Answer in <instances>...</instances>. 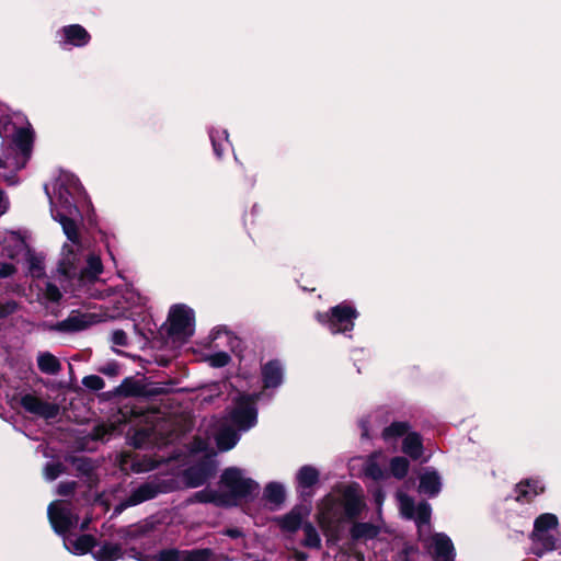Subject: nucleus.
<instances>
[{
  "instance_id": "nucleus-1",
  "label": "nucleus",
  "mask_w": 561,
  "mask_h": 561,
  "mask_svg": "<svg viewBox=\"0 0 561 561\" xmlns=\"http://www.w3.org/2000/svg\"><path fill=\"white\" fill-rule=\"evenodd\" d=\"M219 484L229 490L221 492L228 496L229 507L237 506L240 500L253 496L260 489L256 481L242 477L241 469L237 467L226 468L220 476Z\"/></svg>"
},
{
  "instance_id": "nucleus-2",
  "label": "nucleus",
  "mask_w": 561,
  "mask_h": 561,
  "mask_svg": "<svg viewBox=\"0 0 561 561\" xmlns=\"http://www.w3.org/2000/svg\"><path fill=\"white\" fill-rule=\"evenodd\" d=\"M219 484L229 490L221 492L228 496L229 507L237 506L240 500L253 496L260 489L256 481L242 477L241 469L237 467L226 468L220 476Z\"/></svg>"
},
{
  "instance_id": "nucleus-3",
  "label": "nucleus",
  "mask_w": 561,
  "mask_h": 561,
  "mask_svg": "<svg viewBox=\"0 0 561 561\" xmlns=\"http://www.w3.org/2000/svg\"><path fill=\"white\" fill-rule=\"evenodd\" d=\"M314 317L332 334H345L354 330L359 312L350 301L345 300L331 307L327 312L318 311Z\"/></svg>"
},
{
  "instance_id": "nucleus-4",
  "label": "nucleus",
  "mask_w": 561,
  "mask_h": 561,
  "mask_svg": "<svg viewBox=\"0 0 561 561\" xmlns=\"http://www.w3.org/2000/svg\"><path fill=\"white\" fill-rule=\"evenodd\" d=\"M170 323L168 328L169 336H192L194 333L195 313L194 310L185 305H174L171 307L168 316Z\"/></svg>"
},
{
  "instance_id": "nucleus-5",
  "label": "nucleus",
  "mask_w": 561,
  "mask_h": 561,
  "mask_svg": "<svg viewBox=\"0 0 561 561\" xmlns=\"http://www.w3.org/2000/svg\"><path fill=\"white\" fill-rule=\"evenodd\" d=\"M256 396L242 394L236 402L231 412L232 423L241 431H248L257 422V410L255 407Z\"/></svg>"
},
{
  "instance_id": "nucleus-6",
  "label": "nucleus",
  "mask_w": 561,
  "mask_h": 561,
  "mask_svg": "<svg viewBox=\"0 0 561 561\" xmlns=\"http://www.w3.org/2000/svg\"><path fill=\"white\" fill-rule=\"evenodd\" d=\"M340 505L347 520L357 519L366 508L362 486L357 482L345 485L341 491Z\"/></svg>"
},
{
  "instance_id": "nucleus-7",
  "label": "nucleus",
  "mask_w": 561,
  "mask_h": 561,
  "mask_svg": "<svg viewBox=\"0 0 561 561\" xmlns=\"http://www.w3.org/2000/svg\"><path fill=\"white\" fill-rule=\"evenodd\" d=\"M319 481L320 472L316 467L305 465L299 468L296 473V491L304 502H310L313 496L312 489L319 483Z\"/></svg>"
},
{
  "instance_id": "nucleus-8",
  "label": "nucleus",
  "mask_w": 561,
  "mask_h": 561,
  "mask_svg": "<svg viewBox=\"0 0 561 561\" xmlns=\"http://www.w3.org/2000/svg\"><path fill=\"white\" fill-rule=\"evenodd\" d=\"M20 405L28 413L41 416L45 420L55 419L59 414V405L43 401L38 397L26 393L20 398Z\"/></svg>"
},
{
  "instance_id": "nucleus-9",
  "label": "nucleus",
  "mask_w": 561,
  "mask_h": 561,
  "mask_svg": "<svg viewBox=\"0 0 561 561\" xmlns=\"http://www.w3.org/2000/svg\"><path fill=\"white\" fill-rule=\"evenodd\" d=\"M216 467L214 461L204 459L190 466L183 472L185 483L188 488H198L215 474Z\"/></svg>"
},
{
  "instance_id": "nucleus-10",
  "label": "nucleus",
  "mask_w": 561,
  "mask_h": 561,
  "mask_svg": "<svg viewBox=\"0 0 561 561\" xmlns=\"http://www.w3.org/2000/svg\"><path fill=\"white\" fill-rule=\"evenodd\" d=\"M310 513V506L296 504L287 514L274 518L275 523L283 533L295 534L304 525L302 520Z\"/></svg>"
},
{
  "instance_id": "nucleus-11",
  "label": "nucleus",
  "mask_w": 561,
  "mask_h": 561,
  "mask_svg": "<svg viewBox=\"0 0 561 561\" xmlns=\"http://www.w3.org/2000/svg\"><path fill=\"white\" fill-rule=\"evenodd\" d=\"M95 322L94 314L82 313L78 310H73L65 320L55 324V330L59 332L73 333L85 330Z\"/></svg>"
},
{
  "instance_id": "nucleus-12",
  "label": "nucleus",
  "mask_w": 561,
  "mask_h": 561,
  "mask_svg": "<svg viewBox=\"0 0 561 561\" xmlns=\"http://www.w3.org/2000/svg\"><path fill=\"white\" fill-rule=\"evenodd\" d=\"M160 493L157 484L145 482L137 489L133 490L130 495L115 507V513L119 514L122 511L129 506H135L146 501L154 499Z\"/></svg>"
},
{
  "instance_id": "nucleus-13",
  "label": "nucleus",
  "mask_w": 561,
  "mask_h": 561,
  "mask_svg": "<svg viewBox=\"0 0 561 561\" xmlns=\"http://www.w3.org/2000/svg\"><path fill=\"white\" fill-rule=\"evenodd\" d=\"M48 517L53 529L58 535L68 533L78 520V516H73L69 510L54 507V504H50L48 507Z\"/></svg>"
},
{
  "instance_id": "nucleus-14",
  "label": "nucleus",
  "mask_w": 561,
  "mask_h": 561,
  "mask_svg": "<svg viewBox=\"0 0 561 561\" xmlns=\"http://www.w3.org/2000/svg\"><path fill=\"white\" fill-rule=\"evenodd\" d=\"M34 140L35 133L31 124H27L26 127H20L15 130L12 142L14 148L22 154L24 159L22 167H24L25 162L31 158Z\"/></svg>"
},
{
  "instance_id": "nucleus-15",
  "label": "nucleus",
  "mask_w": 561,
  "mask_h": 561,
  "mask_svg": "<svg viewBox=\"0 0 561 561\" xmlns=\"http://www.w3.org/2000/svg\"><path fill=\"white\" fill-rule=\"evenodd\" d=\"M261 375L264 389L277 388L284 380V366L279 359H271L262 366Z\"/></svg>"
},
{
  "instance_id": "nucleus-16",
  "label": "nucleus",
  "mask_w": 561,
  "mask_h": 561,
  "mask_svg": "<svg viewBox=\"0 0 561 561\" xmlns=\"http://www.w3.org/2000/svg\"><path fill=\"white\" fill-rule=\"evenodd\" d=\"M427 549L436 561H453L450 560V556L454 550V543L445 534H435L431 538V543L427 546Z\"/></svg>"
},
{
  "instance_id": "nucleus-17",
  "label": "nucleus",
  "mask_w": 561,
  "mask_h": 561,
  "mask_svg": "<svg viewBox=\"0 0 561 561\" xmlns=\"http://www.w3.org/2000/svg\"><path fill=\"white\" fill-rule=\"evenodd\" d=\"M352 522L348 535L354 543L376 539L380 534V527L370 522H357L356 519Z\"/></svg>"
},
{
  "instance_id": "nucleus-18",
  "label": "nucleus",
  "mask_w": 561,
  "mask_h": 561,
  "mask_svg": "<svg viewBox=\"0 0 561 561\" xmlns=\"http://www.w3.org/2000/svg\"><path fill=\"white\" fill-rule=\"evenodd\" d=\"M514 491L518 503H530L537 495L545 492V486L537 479H525L515 485Z\"/></svg>"
},
{
  "instance_id": "nucleus-19",
  "label": "nucleus",
  "mask_w": 561,
  "mask_h": 561,
  "mask_svg": "<svg viewBox=\"0 0 561 561\" xmlns=\"http://www.w3.org/2000/svg\"><path fill=\"white\" fill-rule=\"evenodd\" d=\"M65 45L84 47L91 42L90 33L80 24H69L60 30Z\"/></svg>"
},
{
  "instance_id": "nucleus-20",
  "label": "nucleus",
  "mask_w": 561,
  "mask_h": 561,
  "mask_svg": "<svg viewBox=\"0 0 561 561\" xmlns=\"http://www.w3.org/2000/svg\"><path fill=\"white\" fill-rule=\"evenodd\" d=\"M62 252L65 256L58 262L57 271L61 276L65 277V279L72 280L77 277V254L68 244H64Z\"/></svg>"
},
{
  "instance_id": "nucleus-21",
  "label": "nucleus",
  "mask_w": 561,
  "mask_h": 561,
  "mask_svg": "<svg viewBox=\"0 0 561 561\" xmlns=\"http://www.w3.org/2000/svg\"><path fill=\"white\" fill-rule=\"evenodd\" d=\"M67 461L75 467L79 476L87 478L90 488L96 484L98 477L94 472L95 466L91 458L85 456H69Z\"/></svg>"
},
{
  "instance_id": "nucleus-22",
  "label": "nucleus",
  "mask_w": 561,
  "mask_h": 561,
  "mask_svg": "<svg viewBox=\"0 0 561 561\" xmlns=\"http://www.w3.org/2000/svg\"><path fill=\"white\" fill-rule=\"evenodd\" d=\"M144 389V383L134 377H126L119 386L107 392L108 397H140Z\"/></svg>"
},
{
  "instance_id": "nucleus-23",
  "label": "nucleus",
  "mask_w": 561,
  "mask_h": 561,
  "mask_svg": "<svg viewBox=\"0 0 561 561\" xmlns=\"http://www.w3.org/2000/svg\"><path fill=\"white\" fill-rule=\"evenodd\" d=\"M442 489L440 477L435 470H426L420 476L419 491L430 497L436 496Z\"/></svg>"
},
{
  "instance_id": "nucleus-24",
  "label": "nucleus",
  "mask_w": 561,
  "mask_h": 561,
  "mask_svg": "<svg viewBox=\"0 0 561 561\" xmlns=\"http://www.w3.org/2000/svg\"><path fill=\"white\" fill-rule=\"evenodd\" d=\"M153 529V524L150 522L137 523L126 527L119 528L116 534L117 537L125 542L136 540L145 537Z\"/></svg>"
},
{
  "instance_id": "nucleus-25",
  "label": "nucleus",
  "mask_w": 561,
  "mask_h": 561,
  "mask_svg": "<svg viewBox=\"0 0 561 561\" xmlns=\"http://www.w3.org/2000/svg\"><path fill=\"white\" fill-rule=\"evenodd\" d=\"M402 451L413 460L422 457L424 446L422 436L416 432L409 433L402 442Z\"/></svg>"
},
{
  "instance_id": "nucleus-26",
  "label": "nucleus",
  "mask_w": 561,
  "mask_h": 561,
  "mask_svg": "<svg viewBox=\"0 0 561 561\" xmlns=\"http://www.w3.org/2000/svg\"><path fill=\"white\" fill-rule=\"evenodd\" d=\"M193 499L198 503H210L217 507L229 508V503L227 502L228 496L224 495L221 492L208 488L194 493Z\"/></svg>"
},
{
  "instance_id": "nucleus-27",
  "label": "nucleus",
  "mask_w": 561,
  "mask_h": 561,
  "mask_svg": "<svg viewBox=\"0 0 561 561\" xmlns=\"http://www.w3.org/2000/svg\"><path fill=\"white\" fill-rule=\"evenodd\" d=\"M96 561H116L124 557L123 548L119 543L105 541L100 548L92 552Z\"/></svg>"
},
{
  "instance_id": "nucleus-28",
  "label": "nucleus",
  "mask_w": 561,
  "mask_h": 561,
  "mask_svg": "<svg viewBox=\"0 0 561 561\" xmlns=\"http://www.w3.org/2000/svg\"><path fill=\"white\" fill-rule=\"evenodd\" d=\"M37 366L43 374L47 375H57L61 370L59 359L49 352L39 353Z\"/></svg>"
},
{
  "instance_id": "nucleus-29",
  "label": "nucleus",
  "mask_w": 561,
  "mask_h": 561,
  "mask_svg": "<svg viewBox=\"0 0 561 561\" xmlns=\"http://www.w3.org/2000/svg\"><path fill=\"white\" fill-rule=\"evenodd\" d=\"M116 423H99L91 430L89 437L94 442H107L114 434L118 432Z\"/></svg>"
},
{
  "instance_id": "nucleus-30",
  "label": "nucleus",
  "mask_w": 561,
  "mask_h": 561,
  "mask_svg": "<svg viewBox=\"0 0 561 561\" xmlns=\"http://www.w3.org/2000/svg\"><path fill=\"white\" fill-rule=\"evenodd\" d=\"M558 525V517L554 514L543 513L535 519L531 535L538 536L541 533H548L550 529L557 528Z\"/></svg>"
},
{
  "instance_id": "nucleus-31",
  "label": "nucleus",
  "mask_w": 561,
  "mask_h": 561,
  "mask_svg": "<svg viewBox=\"0 0 561 561\" xmlns=\"http://www.w3.org/2000/svg\"><path fill=\"white\" fill-rule=\"evenodd\" d=\"M432 507L426 501L417 504L413 519L415 520L417 533L422 536L423 527H430Z\"/></svg>"
},
{
  "instance_id": "nucleus-32",
  "label": "nucleus",
  "mask_w": 561,
  "mask_h": 561,
  "mask_svg": "<svg viewBox=\"0 0 561 561\" xmlns=\"http://www.w3.org/2000/svg\"><path fill=\"white\" fill-rule=\"evenodd\" d=\"M410 423L405 421H394L382 430L381 436L385 440L407 436L410 432Z\"/></svg>"
},
{
  "instance_id": "nucleus-33",
  "label": "nucleus",
  "mask_w": 561,
  "mask_h": 561,
  "mask_svg": "<svg viewBox=\"0 0 561 561\" xmlns=\"http://www.w3.org/2000/svg\"><path fill=\"white\" fill-rule=\"evenodd\" d=\"M73 551L78 554H87L93 552L94 547L98 546L96 538L90 534H83L72 541Z\"/></svg>"
},
{
  "instance_id": "nucleus-34",
  "label": "nucleus",
  "mask_w": 561,
  "mask_h": 561,
  "mask_svg": "<svg viewBox=\"0 0 561 561\" xmlns=\"http://www.w3.org/2000/svg\"><path fill=\"white\" fill-rule=\"evenodd\" d=\"M264 497L273 504L280 505L286 499L285 489L278 482H270L264 489Z\"/></svg>"
},
{
  "instance_id": "nucleus-35",
  "label": "nucleus",
  "mask_w": 561,
  "mask_h": 561,
  "mask_svg": "<svg viewBox=\"0 0 561 561\" xmlns=\"http://www.w3.org/2000/svg\"><path fill=\"white\" fill-rule=\"evenodd\" d=\"M238 439L239 437L236 431L228 427L219 432L216 437V443L221 451H227L236 446Z\"/></svg>"
},
{
  "instance_id": "nucleus-36",
  "label": "nucleus",
  "mask_w": 561,
  "mask_h": 561,
  "mask_svg": "<svg viewBox=\"0 0 561 561\" xmlns=\"http://www.w3.org/2000/svg\"><path fill=\"white\" fill-rule=\"evenodd\" d=\"M409 468V459L403 456H396L391 458L389 463L391 474L398 480H401L407 477Z\"/></svg>"
},
{
  "instance_id": "nucleus-37",
  "label": "nucleus",
  "mask_w": 561,
  "mask_h": 561,
  "mask_svg": "<svg viewBox=\"0 0 561 561\" xmlns=\"http://www.w3.org/2000/svg\"><path fill=\"white\" fill-rule=\"evenodd\" d=\"M534 542H538L541 545L540 549L534 550V553L538 557H541L546 551H551L556 549L557 539L553 535L549 533H541L538 536H530Z\"/></svg>"
},
{
  "instance_id": "nucleus-38",
  "label": "nucleus",
  "mask_w": 561,
  "mask_h": 561,
  "mask_svg": "<svg viewBox=\"0 0 561 561\" xmlns=\"http://www.w3.org/2000/svg\"><path fill=\"white\" fill-rule=\"evenodd\" d=\"M152 431L150 428L140 427L128 437V444L135 449H144L151 439Z\"/></svg>"
},
{
  "instance_id": "nucleus-39",
  "label": "nucleus",
  "mask_w": 561,
  "mask_h": 561,
  "mask_svg": "<svg viewBox=\"0 0 561 561\" xmlns=\"http://www.w3.org/2000/svg\"><path fill=\"white\" fill-rule=\"evenodd\" d=\"M214 551L210 548L183 550L182 561H211Z\"/></svg>"
},
{
  "instance_id": "nucleus-40",
  "label": "nucleus",
  "mask_w": 561,
  "mask_h": 561,
  "mask_svg": "<svg viewBox=\"0 0 561 561\" xmlns=\"http://www.w3.org/2000/svg\"><path fill=\"white\" fill-rule=\"evenodd\" d=\"M305 531V539L302 541V545L307 548L318 549L321 546V538L314 528V526L307 522L302 526Z\"/></svg>"
},
{
  "instance_id": "nucleus-41",
  "label": "nucleus",
  "mask_w": 561,
  "mask_h": 561,
  "mask_svg": "<svg viewBox=\"0 0 561 561\" xmlns=\"http://www.w3.org/2000/svg\"><path fill=\"white\" fill-rule=\"evenodd\" d=\"M28 272L34 278H41L45 275L44 257L28 252L27 255Z\"/></svg>"
},
{
  "instance_id": "nucleus-42",
  "label": "nucleus",
  "mask_w": 561,
  "mask_h": 561,
  "mask_svg": "<svg viewBox=\"0 0 561 561\" xmlns=\"http://www.w3.org/2000/svg\"><path fill=\"white\" fill-rule=\"evenodd\" d=\"M62 231L67 236V239L73 244H80V233L78 225L72 218H64Z\"/></svg>"
},
{
  "instance_id": "nucleus-43",
  "label": "nucleus",
  "mask_w": 561,
  "mask_h": 561,
  "mask_svg": "<svg viewBox=\"0 0 561 561\" xmlns=\"http://www.w3.org/2000/svg\"><path fill=\"white\" fill-rule=\"evenodd\" d=\"M183 550L176 548L162 549L154 556V561H182Z\"/></svg>"
},
{
  "instance_id": "nucleus-44",
  "label": "nucleus",
  "mask_w": 561,
  "mask_h": 561,
  "mask_svg": "<svg viewBox=\"0 0 561 561\" xmlns=\"http://www.w3.org/2000/svg\"><path fill=\"white\" fill-rule=\"evenodd\" d=\"M230 360L231 357L227 352H216L208 357L209 365L214 368H222L227 366Z\"/></svg>"
},
{
  "instance_id": "nucleus-45",
  "label": "nucleus",
  "mask_w": 561,
  "mask_h": 561,
  "mask_svg": "<svg viewBox=\"0 0 561 561\" xmlns=\"http://www.w3.org/2000/svg\"><path fill=\"white\" fill-rule=\"evenodd\" d=\"M45 477L53 481L56 480L61 473L65 472V466L57 461V462H47L44 468Z\"/></svg>"
},
{
  "instance_id": "nucleus-46",
  "label": "nucleus",
  "mask_w": 561,
  "mask_h": 561,
  "mask_svg": "<svg viewBox=\"0 0 561 561\" xmlns=\"http://www.w3.org/2000/svg\"><path fill=\"white\" fill-rule=\"evenodd\" d=\"M122 365L116 360H110L106 364L100 366L98 371L107 377H116L121 374Z\"/></svg>"
},
{
  "instance_id": "nucleus-47",
  "label": "nucleus",
  "mask_w": 561,
  "mask_h": 561,
  "mask_svg": "<svg viewBox=\"0 0 561 561\" xmlns=\"http://www.w3.org/2000/svg\"><path fill=\"white\" fill-rule=\"evenodd\" d=\"M364 471L367 477L371 478L375 481H379L385 478V472L382 468L376 461L368 462Z\"/></svg>"
},
{
  "instance_id": "nucleus-48",
  "label": "nucleus",
  "mask_w": 561,
  "mask_h": 561,
  "mask_svg": "<svg viewBox=\"0 0 561 561\" xmlns=\"http://www.w3.org/2000/svg\"><path fill=\"white\" fill-rule=\"evenodd\" d=\"M82 385L93 391H99L105 386L104 380L98 375H88L83 377Z\"/></svg>"
},
{
  "instance_id": "nucleus-49",
  "label": "nucleus",
  "mask_w": 561,
  "mask_h": 561,
  "mask_svg": "<svg viewBox=\"0 0 561 561\" xmlns=\"http://www.w3.org/2000/svg\"><path fill=\"white\" fill-rule=\"evenodd\" d=\"M98 278L99 276L96 274H93L91 271L83 267L81 270L78 268L77 277L75 279L78 280L79 285H88L95 283Z\"/></svg>"
},
{
  "instance_id": "nucleus-50",
  "label": "nucleus",
  "mask_w": 561,
  "mask_h": 561,
  "mask_svg": "<svg viewBox=\"0 0 561 561\" xmlns=\"http://www.w3.org/2000/svg\"><path fill=\"white\" fill-rule=\"evenodd\" d=\"M44 297L50 302H59L62 295L55 284L47 283L44 290Z\"/></svg>"
},
{
  "instance_id": "nucleus-51",
  "label": "nucleus",
  "mask_w": 561,
  "mask_h": 561,
  "mask_svg": "<svg viewBox=\"0 0 561 561\" xmlns=\"http://www.w3.org/2000/svg\"><path fill=\"white\" fill-rule=\"evenodd\" d=\"M85 268L99 276L103 272V264L100 256L90 254L87 260Z\"/></svg>"
},
{
  "instance_id": "nucleus-52",
  "label": "nucleus",
  "mask_w": 561,
  "mask_h": 561,
  "mask_svg": "<svg viewBox=\"0 0 561 561\" xmlns=\"http://www.w3.org/2000/svg\"><path fill=\"white\" fill-rule=\"evenodd\" d=\"M228 344H229L231 352L241 358L242 352L244 350L242 340L234 334H229L228 335Z\"/></svg>"
},
{
  "instance_id": "nucleus-53",
  "label": "nucleus",
  "mask_w": 561,
  "mask_h": 561,
  "mask_svg": "<svg viewBox=\"0 0 561 561\" xmlns=\"http://www.w3.org/2000/svg\"><path fill=\"white\" fill-rule=\"evenodd\" d=\"M416 506L411 497L404 496L401 501V511L404 517L411 519L414 517Z\"/></svg>"
},
{
  "instance_id": "nucleus-54",
  "label": "nucleus",
  "mask_w": 561,
  "mask_h": 561,
  "mask_svg": "<svg viewBox=\"0 0 561 561\" xmlns=\"http://www.w3.org/2000/svg\"><path fill=\"white\" fill-rule=\"evenodd\" d=\"M76 481L61 482L58 485V494L61 496H71L77 489Z\"/></svg>"
},
{
  "instance_id": "nucleus-55",
  "label": "nucleus",
  "mask_w": 561,
  "mask_h": 561,
  "mask_svg": "<svg viewBox=\"0 0 561 561\" xmlns=\"http://www.w3.org/2000/svg\"><path fill=\"white\" fill-rule=\"evenodd\" d=\"M18 309V302L14 300H9L4 304H0V319H4L11 314H13Z\"/></svg>"
},
{
  "instance_id": "nucleus-56",
  "label": "nucleus",
  "mask_w": 561,
  "mask_h": 561,
  "mask_svg": "<svg viewBox=\"0 0 561 561\" xmlns=\"http://www.w3.org/2000/svg\"><path fill=\"white\" fill-rule=\"evenodd\" d=\"M112 342L118 346H127L128 337L124 330H115L112 334Z\"/></svg>"
},
{
  "instance_id": "nucleus-57",
  "label": "nucleus",
  "mask_w": 561,
  "mask_h": 561,
  "mask_svg": "<svg viewBox=\"0 0 561 561\" xmlns=\"http://www.w3.org/2000/svg\"><path fill=\"white\" fill-rule=\"evenodd\" d=\"M16 272V267L12 263L1 262L0 263V278H7L12 276Z\"/></svg>"
},
{
  "instance_id": "nucleus-58",
  "label": "nucleus",
  "mask_w": 561,
  "mask_h": 561,
  "mask_svg": "<svg viewBox=\"0 0 561 561\" xmlns=\"http://www.w3.org/2000/svg\"><path fill=\"white\" fill-rule=\"evenodd\" d=\"M142 392L144 393H141L140 397H145V398L156 397V396L161 394L163 392V389L159 388V387H148L147 385L144 383Z\"/></svg>"
},
{
  "instance_id": "nucleus-59",
  "label": "nucleus",
  "mask_w": 561,
  "mask_h": 561,
  "mask_svg": "<svg viewBox=\"0 0 561 561\" xmlns=\"http://www.w3.org/2000/svg\"><path fill=\"white\" fill-rule=\"evenodd\" d=\"M222 534L231 539H238L244 536L243 531L238 527L226 528Z\"/></svg>"
},
{
  "instance_id": "nucleus-60",
  "label": "nucleus",
  "mask_w": 561,
  "mask_h": 561,
  "mask_svg": "<svg viewBox=\"0 0 561 561\" xmlns=\"http://www.w3.org/2000/svg\"><path fill=\"white\" fill-rule=\"evenodd\" d=\"M210 140L215 154L217 156V158H221L225 151L222 145L215 139L213 134H210Z\"/></svg>"
},
{
  "instance_id": "nucleus-61",
  "label": "nucleus",
  "mask_w": 561,
  "mask_h": 561,
  "mask_svg": "<svg viewBox=\"0 0 561 561\" xmlns=\"http://www.w3.org/2000/svg\"><path fill=\"white\" fill-rule=\"evenodd\" d=\"M294 558L296 561H307L308 554L304 551L296 550L294 553Z\"/></svg>"
},
{
  "instance_id": "nucleus-62",
  "label": "nucleus",
  "mask_w": 561,
  "mask_h": 561,
  "mask_svg": "<svg viewBox=\"0 0 561 561\" xmlns=\"http://www.w3.org/2000/svg\"><path fill=\"white\" fill-rule=\"evenodd\" d=\"M54 219L56 221H58L61 226H62V222H64V218H69L67 215H65L64 213H60V211H57L56 215L53 216Z\"/></svg>"
},
{
  "instance_id": "nucleus-63",
  "label": "nucleus",
  "mask_w": 561,
  "mask_h": 561,
  "mask_svg": "<svg viewBox=\"0 0 561 561\" xmlns=\"http://www.w3.org/2000/svg\"><path fill=\"white\" fill-rule=\"evenodd\" d=\"M89 524H90V518L84 519V520L82 522L81 526H80V529H81V530H85V529H88Z\"/></svg>"
},
{
  "instance_id": "nucleus-64",
  "label": "nucleus",
  "mask_w": 561,
  "mask_h": 561,
  "mask_svg": "<svg viewBox=\"0 0 561 561\" xmlns=\"http://www.w3.org/2000/svg\"><path fill=\"white\" fill-rule=\"evenodd\" d=\"M130 414H131L133 416H140V415H142V412L135 411V410L133 409V410L130 411Z\"/></svg>"
}]
</instances>
